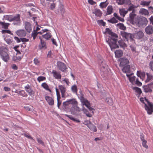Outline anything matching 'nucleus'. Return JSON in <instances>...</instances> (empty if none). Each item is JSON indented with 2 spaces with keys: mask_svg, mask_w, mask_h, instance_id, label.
Listing matches in <instances>:
<instances>
[{
  "mask_svg": "<svg viewBox=\"0 0 153 153\" xmlns=\"http://www.w3.org/2000/svg\"><path fill=\"white\" fill-rule=\"evenodd\" d=\"M130 66L129 65H127L123 67L122 69L123 71L125 73H128L130 72Z\"/></svg>",
  "mask_w": 153,
  "mask_h": 153,
  "instance_id": "26",
  "label": "nucleus"
},
{
  "mask_svg": "<svg viewBox=\"0 0 153 153\" xmlns=\"http://www.w3.org/2000/svg\"><path fill=\"white\" fill-rule=\"evenodd\" d=\"M56 90L57 97V100H60L61 98L60 93L57 88H56Z\"/></svg>",
  "mask_w": 153,
  "mask_h": 153,
  "instance_id": "52",
  "label": "nucleus"
},
{
  "mask_svg": "<svg viewBox=\"0 0 153 153\" xmlns=\"http://www.w3.org/2000/svg\"><path fill=\"white\" fill-rule=\"evenodd\" d=\"M129 61L128 59L124 58H121L120 59V66L121 67H124L129 65Z\"/></svg>",
  "mask_w": 153,
  "mask_h": 153,
  "instance_id": "14",
  "label": "nucleus"
},
{
  "mask_svg": "<svg viewBox=\"0 0 153 153\" xmlns=\"http://www.w3.org/2000/svg\"><path fill=\"white\" fill-rule=\"evenodd\" d=\"M123 4H130L131 3L130 0H124Z\"/></svg>",
  "mask_w": 153,
  "mask_h": 153,
  "instance_id": "60",
  "label": "nucleus"
},
{
  "mask_svg": "<svg viewBox=\"0 0 153 153\" xmlns=\"http://www.w3.org/2000/svg\"><path fill=\"white\" fill-rule=\"evenodd\" d=\"M71 89L73 93H77V86L76 85H74L72 86L71 88Z\"/></svg>",
  "mask_w": 153,
  "mask_h": 153,
  "instance_id": "43",
  "label": "nucleus"
},
{
  "mask_svg": "<svg viewBox=\"0 0 153 153\" xmlns=\"http://www.w3.org/2000/svg\"><path fill=\"white\" fill-rule=\"evenodd\" d=\"M106 101L107 103L110 105H112L113 104V100L111 98H106Z\"/></svg>",
  "mask_w": 153,
  "mask_h": 153,
  "instance_id": "42",
  "label": "nucleus"
},
{
  "mask_svg": "<svg viewBox=\"0 0 153 153\" xmlns=\"http://www.w3.org/2000/svg\"><path fill=\"white\" fill-rule=\"evenodd\" d=\"M50 41H51L52 42V43L53 45H54L56 46H58L56 42L55 39H54L53 38H52L51 39H50Z\"/></svg>",
  "mask_w": 153,
  "mask_h": 153,
  "instance_id": "53",
  "label": "nucleus"
},
{
  "mask_svg": "<svg viewBox=\"0 0 153 153\" xmlns=\"http://www.w3.org/2000/svg\"><path fill=\"white\" fill-rule=\"evenodd\" d=\"M25 28L27 31L30 33L32 30L31 25L28 22H25Z\"/></svg>",
  "mask_w": 153,
  "mask_h": 153,
  "instance_id": "22",
  "label": "nucleus"
},
{
  "mask_svg": "<svg viewBox=\"0 0 153 153\" xmlns=\"http://www.w3.org/2000/svg\"><path fill=\"white\" fill-rule=\"evenodd\" d=\"M133 89L135 91V92L137 93V94L140 95L142 93L141 89L137 87H134L133 88Z\"/></svg>",
  "mask_w": 153,
  "mask_h": 153,
  "instance_id": "32",
  "label": "nucleus"
},
{
  "mask_svg": "<svg viewBox=\"0 0 153 153\" xmlns=\"http://www.w3.org/2000/svg\"><path fill=\"white\" fill-rule=\"evenodd\" d=\"M37 141L38 142V143L39 144L42 145L43 146L44 145V143L42 141V140L41 139L38 138H37Z\"/></svg>",
  "mask_w": 153,
  "mask_h": 153,
  "instance_id": "57",
  "label": "nucleus"
},
{
  "mask_svg": "<svg viewBox=\"0 0 153 153\" xmlns=\"http://www.w3.org/2000/svg\"><path fill=\"white\" fill-rule=\"evenodd\" d=\"M137 22L138 26H144L147 24L148 20L145 17H142L138 19Z\"/></svg>",
  "mask_w": 153,
  "mask_h": 153,
  "instance_id": "5",
  "label": "nucleus"
},
{
  "mask_svg": "<svg viewBox=\"0 0 153 153\" xmlns=\"http://www.w3.org/2000/svg\"><path fill=\"white\" fill-rule=\"evenodd\" d=\"M88 127L92 131L96 132L97 131L96 127L90 122L88 125Z\"/></svg>",
  "mask_w": 153,
  "mask_h": 153,
  "instance_id": "21",
  "label": "nucleus"
},
{
  "mask_svg": "<svg viewBox=\"0 0 153 153\" xmlns=\"http://www.w3.org/2000/svg\"><path fill=\"white\" fill-rule=\"evenodd\" d=\"M117 25L119 27L120 29L124 30L126 29V27L124 26L123 24L119 23L117 24Z\"/></svg>",
  "mask_w": 153,
  "mask_h": 153,
  "instance_id": "48",
  "label": "nucleus"
},
{
  "mask_svg": "<svg viewBox=\"0 0 153 153\" xmlns=\"http://www.w3.org/2000/svg\"><path fill=\"white\" fill-rule=\"evenodd\" d=\"M145 30L146 32L148 34H151L153 32V27L151 25H149L147 27L145 28Z\"/></svg>",
  "mask_w": 153,
  "mask_h": 153,
  "instance_id": "18",
  "label": "nucleus"
},
{
  "mask_svg": "<svg viewBox=\"0 0 153 153\" xmlns=\"http://www.w3.org/2000/svg\"><path fill=\"white\" fill-rule=\"evenodd\" d=\"M119 12L120 15L124 17L125 15L128 13V10H126L125 9H120Z\"/></svg>",
  "mask_w": 153,
  "mask_h": 153,
  "instance_id": "27",
  "label": "nucleus"
},
{
  "mask_svg": "<svg viewBox=\"0 0 153 153\" xmlns=\"http://www.w3.org/2000/svg\"><path fill=\"white\" fill-rule=\"evenodd\" d=\"M144 33L140 30L137 32L134 35V36L135 38L139 39H142Z\"/></svg>",
  "mask_w": 153,
  "mask_h": 153,
  "instance_id": "11",
  "label": "nucleus"
},
{
  "mask_svg": "<svg viewBox=\"0 0 153 153\" xmlns=\"http://www.w3.org/2000/svg\"><path fill=\"white\" fill-rule=\"evenodd\" d=\"M39 39L41 41V44L39 45V48H45V43L44 42V41L42 40V37H39Z\"/></svg>",
  "mask_w": 153,
  "mask_h": 153,
  "instance_id": "39",
  "label": "nucleus"
},
{
  "mask_svg": "<svg viewBox=\"0 0 153 153\" xmlns=\"http://www.w3.org/2000/svg\"><path fill=\"white\" fill-rule=\"evenodd\" d=\"M150 1H141L140 4L143 6H148L149 5Z\"/></svg>",
  "mask_w": 153,
  "mask_h": 153,
  "instance_id": "41",
  "label": "nucleus"
},
{
  "mask_svg": "<svg viewBox=\"0 0 153 153\" xmlns=\"http://www.w3.org/2000/svg\"><path fill=\"white\" fill-rule=\"evenodd\" d=\"M80 101L83 105H85L88 108L90 111L94 110V109L91 107V105L89 101L83 97L82 96H80Z\"/></svg>",
  "mask_w": 153,
  "mask_h": 153,
  "instance_id": "4",
  "label": "nucleus"
},
{
  "mask_svg": "<svg viewBox=\"0 0 153 153\" xmlns=\"http://www.w3.org/2000/svg\"><path fill=\"white\" fill-rule=\"evenodd\" d=\"M25 89L26 91L27 92L29 95L32 96L34 94V92L31 88V86L27 84L25 87Z\"/></svg>",
  "mask_w": 153,
  "mask_h": 153,
  "instance_id": "13",
  "label": "nucleus"
},
{
  "mask_svg": "<svg viewBox=\"0 0 153 153\" xmlns=\"http://www.w3.org/2000/svg\"><path fill=\"white\" fill-rule=\"evenodd\" d=\"M17 34L20 36H26V33L24 30H19L16 31Z\"/></svg>",
  "mask_w": 153,
  "mask_h": 153,
  "instance_id": "17",
  "label": "nucleus"
},
{
  "mask_svg": "<svg viewBox=\"0 0 153 153\" xmlns=\"http://www.w3.org/2000/svg\"><path fill=\"white\" fill-rule=\"evenodd\" d=\"M56 7V4L55 3H53L51 4L50 6V7L51 10H53Z\"/></svg>",
  "mask_w": 153,
  "mask_h": 153,
  "instance_id": "59",
  "label": "nucleus"
},
{
  "mask_svg": "<svg viewBox=\"0 0 153 153\" xmlns=\"http://www.w3.org/2000/svg\"><path fill=\"white\" fill-rule=\"evenodd\" d=\"M65 115L67 117H68L69 119H71V120L75 121L76 120L72 116H71L70 115L68 114H65Z\"/></svg>",
  "mask_w": 153,
  "mask_h": 153,
  "instance_id": "62",
  "label": "nucleus"
},
{
  "mask_svg": "<svg viewBox=\"0 0 153 153\" xmlns=\"http://www.w3.org/2000/svg\"><path fill=\"white\" fill-rule=\"evenodd\" d=\"M121 34L122 36L126 39L127 41L128 40H130V41H132L133 40L132 34L130 33L125 31H121Z\"/></svg>",
  "mask_w": 153,
  "mask_h": 153,
  "instance_id": "8",
  "label": "nucleus"
},
{
  "mask_svg": "<svg viewBox=\"0 0 153 153\" xmlns=\"http://www.w3.org/2000/svg\"><path fill=\"white\" fill-rule=\"evenodd\" d=\"M13 22L14 25H19L21 23L20 16L19 14H17L15 16H12V22Z\"/></svg>",
  "mask_w": 153,
  "mask_h": 153,
  "instance_id": "6",
  "label": "nucleus"
},
{
  "mask_svg": "<svg viewBox=\"0 0 153 153\" xmlns=\"http://www.w3.org/2000/svg\"><path fill=\"white\" fill-rule=\"evenodd\" d=\"M133 73H131L130 74H126V76L129 79V81L133 84H134L135 82V81L137 78L135 76H132Z\"/></svg>",
  "mask_w": 153,
  "mask_h": 153,
  "instance_id": "15",
  "label": "nucleus"
},
{
  "mask_svg": "<svg viewBox=\"0 0 153 153\" xmlns=\"http://www.w3.org/2000/svg\"><path fill=\"white\" fill-rule=\"evenodd\" d=\"M108 4V3L107 2V0L104 2H101L100 4V7L101 8L106 7Z\"/></svg>",
  "mask_w": 153,
  "mask_h": 153,
  "instance_id": "40",
  "label": "nucleus"
},
{
  "mask_svg": "<svg viewBox=\"0 0 153 153\" xmlns=\"http://www.w3.org/2000/svg\"><path fill=\"white\" fill-rule=\"evenodd\" d=\"M146 75L147 76V78L146 80V81L147 82L149 81L150 80H151L152 78V76L151 74H149L148 73H146Z\"/></svg>",
  "mask_w": 153,
  "mask_h": 153,
  "instance_id": "46",
  "label": "nucleus"
},
{
  "mask_svg": "<svg viewBox=\"0 0 153 153\" xmlns=\"http://www.w3.org/2000/svg\"><path fill=\"white\" fill-rule=\"evenodd\" d=\"M47 30V29L42 30L40 32H37V31L34 30L32 33V36L33 37V39H34L37 34H42L44 33L45 31Z\"/></svg>",
  "mask_w": 153,
  "mask_h": 153,
  "instance_id": "16",
  "label": "nucleus"
},
{
  "mask_svg": "<svg viewBox=\"0 0 153 153\" xmlns=\"http://www.w3.org/2000/svg\"><path fill=\"white\" fill-rule=\"evenodd\" d=\"M140 138L142 141L145 140L144 139V135L143 133H141L140 134Z\"/></svg>",
  "mask_w": 153,
  "mask_h": 153,
  "instance_id": "63",
  "label": "nucleus"
},
{
  "mask_svg": "<svg viewBox=\"0 0 153 153\" xmlns=\"http://www.w3.org/2000/svg\"><path fill=\"white\" fill-rule=\"evenodd\" d=\"M12 15H6L4 16V19L10 22H12Z\"/></svg>",
  "mask_w": 153,
  "mask_h": 153,
  "instance_id": "34",
  "label": "nucleus"
},
{
  "mask_svg": "<svg viewBox=\"0 0 153 153\" xmlns=\"http://www.w3.org/2000/svg\"><path fill=\"white\" fill-rule=\"evenodd\" d=\"M0 25L2 26V28L5 29H7L8 28L9 23H5L0 21Z\"/></svg>",
  "mask_w": 153,
  "mask_h": 153,
  "instance_id": "31",
  "label": "nucleus"
},
{
  "mask_svg": "<svg viewBox=\"0 0 153 153\" xmlns=\"http://www.w3.org/2000/svg\"><path fill=\"white\" fill-rule=\"evenodd\" d=\"M47 31L48 30H47L45 31V32L44 33L42 34V36H41V37H42V40L43 41H44V40H48V33L47 32H46L45 33H44L45 32Z\"/></svg>",
  "mask_w": 153,
  "mask_h": 153,
  "instance_id": "36",
  "label": "nucleus"
},
{
  "mask_svg": "<svg viewBox=\"0 0 153 153\" xmlns=\"http://www.w3.org/2000/svg\"><path fill=\"white\" fill-rule=\"evenodd\" d=\"M124 0H116L117 3L118 4H123Z\"/></svg>",
  "mask_w": 153,
  "mask_h": 153,
  "instance_id": "61",
  "label": "nucleus"
},
{
  "mask_svg": "<svg viewBox=\"0 0 153 153\" xmlns=\"http://www.w3.org/2000/svg\"><path fill=\"white\" fill-rule=\"evenodd\" d=\"M106 32L111 36L109 38L107 42L109 44L112 51L115 49L119 48L118 45L117 44L118 36L116 33L112 32L109 28H106Z\"/></svg>",
  "mask_w": 153,
  "mask_h": 153,
  "instance_id": "1",
  "label": "nucleus"
},
{
  "mask_svg": "<svg viewBox=\"0 0 153 153\" xmlns=\"http://www.w3.org/2000/svg\"><path fill=\"white\" fill-rule=\"evenodd\" d=\"M68 100L69 102L70 105L71 104L72 105H74L76 104H78L77 102L75 99L73 98Z\"/></svg>",
  "mask_w": 153,
  "mask_h": 153,
  "instance_id": "30",
  "label": "nucleus"
},
{
  "mask_svg": "<svg viewBox=\"0 0 153 153\" xmlns=\"http://www.w3.org/2000/svg\"><path fill=\"white\" fill-rule=\"evenodd\" d=\"M139 13L140 14L144 16H147L149 14L148 10L143 8L140 9L139 11Z\"/></svg>",
  "mask_w": 153,
  "mask_h": 153,
  "instance_id": "19",
  "label": "nucleus"
},
{
  "mask_svg": "<svg viewBox=\"0 0 153 153\" xmlns=\"http://www.w3.org/2000/svg\"><path fill=\"white\" fill-rule=\"evenodd\" d=\"M142 141V146L146 148V149H148V146L146 144L147 141L146 140L143 141Z\"/></svg>",
  "mask_w": 153,
  "mask_h": 153,
  "instance_id": "54",
  "label": "nucleus"
},
{
  "mask_svg": "<svg viewBox=\"0 0 153 153\" xmlns=\"http://www.w3.org/2000/svg\"><path fill=\"white\" fill-rule=\"evenodd\" d=\"M99 24L102 25L103 26H105V23L103 22L102 20H99L98 21Z\"/></svg>",
  "mask_w": 153,
  "mask_h": 153,
  "instance_id": "56",
  "label": "nucleus"
},
{
  "mask_svg": "<svg viewBox=\"0 0 153 153\" xmlns=\"http://www.w3.org/2000/svg\"><path fill=\"white\" fill-rule=\"evenodd\" d=\"M53 76L56 79H60L61 78V75L60 73L56 71L55 70H53L52 72Z\"/></svg>",
  "mask_w": 153,
  "mask_h": 153,
  "instance_id": "20",
  "label": "nucleus"
},
{
  "mask_svg": "<svg viewBox=\"0 0 153 153\" xmlns=\"http://www.w3.org/2000/svg\"><path fill=\"white\" fill-rule=\"evenodd\" d=\"M58 69L62 71H64L67 69L66 65L61 62H58L57 63Z\"/></svg>",
  "mask_w": 153,
  "mask_h": 153,
  "instance_id": "10",
  "label": "nucleus"
},
{
  "mask_svg": "<svg viewBox=\"0 0 153 153\" xmlns=\"http://www.w3.org/2000/svg\"><path fill=\"white\" fill-rule=\"evenodd\" d=\"M108 21L111 23H115L118 22V21L114 17H113L112 18L108 20Z\"/></svg>",
  "mask_w": 153,
  "mask_h": 153,
  "instance_id": "45",
  "label": "nucleus"
},
{
  "mask_svg": "<svg viewBox=\"0 0 153 153\" xmlns=\"http://www.w3.org/2000/svg\"><path fill=\"white\" fill-rule=\"evenodd\" d=\"M59 88L61 92V93L63 92H65L66 91V88L62 85H59Z\"/></svg>",
  "mask_w": 153,
  "mask_h": 153,
  "instance_id": "38",
  "label": "nucleus"
},
{
  "mask_svg": "<svg viewBox=\"0 0 153 153\" xmlns=\"http://www.w3.org/2000/svg\"><path fill=\"white\" fill-rule=\"evenodd\" d=\"M114 53L116 58H120L122 56L123 54V51L120 50H116Z\"/></svg>",
  "mask_w": 153,
  "mask_h": 153,
  "instance_id": "23",
  "label": "nucleus"
},
{
  "mask_svg": "<svg viewBox=\"0 0 153 153\" xmlns=\"http://www.w3.org/2000/svg\"><path fill=\"white\" fill-rule=\"evenodd\" d=\"M150 68L151 70L153 71V61L151 62L149 64Z\"/></svg>",
  "mask_w": 153,
  "mask_h": 153,
  "instance_id": "64",
  "label": "nucleus"
},
{
  "mask_svg": "<svg viewBox=\"0 0 153 153\" xmlns=\"http://www.w3.org/2000/svg\"><path fill=\"white\" fill-rule=\"evenodd\" d=\"M78 104H76L74 105H72V107L70 109V111L71 114L75 115L76 112H80L81 111V108L78 106Z\"/></svg>",
  "mask_w": 153,
  "mask_h": 153,
  "instance_id": "7",
  "label": "nucleus"
},
{
  "mask_svg": "<svg viewBox=\"0 0 153 153\" xmlns=\"http://www.w3.org/2000/svg\"><path fill=\"white\" fill-rule=\"evenodd\" d=\"M144 91L145 92H151L153 89V83L148 84L147 85L143 86Z\"/></svg>",
  "mask_w": 153,
  "mask_h": 153,
  "instance_id": "9",
  "label": "nucleus"
},
{
  "mask_svg": "<svg viewBox=\"0 0 153 153\" xmlns=\"http://www.w3.org/2000/svg\"><path fill=\"white\" fill-rule=\"evenodd\" d=\"M136 7L135 6L132 4L129 7L127 10H128V11H132L131 12H135L134 8Z\"/></svg>",
  "mask_w": 153,
  "mask_h": 153,
  "instance_id": "37",
  "label": "nucleus"
},
{
  "mask_svg": "<svg viewBox=\"0 0 153 153\" xmlns=\"http://www.w3.org/2000/svg\"><path fill=\"white\" fill-rule=\"evenodd\" d=\"M6 49L0 47V55L2 60L7 62L9 59L10 57L6 52Z\"/></svg>",
  "mask_w": 153,
  "mask_h": 153,
  "instance_id": "3",
  "label": "nucleus"
},
{
  "mask_svg": "<svg viewBox=\"0 0 153 153\" xmlns=\"http://www.w3.org/2000/svg\"><path fill=\"white\" fill-rule=\"evenodd\" d=\"M140 101L145 104V108L149 114H151L153 112V104L149 102L146 97L144 98L141 97L140 99Z\"/></svg>",
  "mask_w": 153,
  "mask_h": 153,
  "instance_id": "2",
  "label": "nucleus"
},
{
  "mask_svg": "<svg viewBox=\"0 0 153 153\" xmlns=\"http://www.w3.org/2000/svg\"><path fill=\"white\" fill-rule=\"evenodd\" d=\"M93 13L95 14L96 16L100 17L102 16L101 11L99 9H95L93 12Z\"/></svg>",
  "mask_w": 153,
  "mask_h": 153,
  "instance_id": "25",
  "label": "nucleus"
},
{
  "mask_svg": "<svg viewBox=\"0 0 153 153\" xmlns=\"http://www.w3.org/2000/svg\"><path fill=\"white\" fill-rule=\"evenodd\" d=\"M15 92L21 96H23V97H27V94L25 93V92L24 90H21L20 91H17L16 90Z\"/></svg>",
  "mask_w": 153,
  "mask_h": 153,
  "instance_id": "24",
  "label": "nucleus"
},
{
  "mask_svg": "<svg viewBox=\"0 0 153 153\" xmlns=\"http://www.w3.org/2000/svg\"><path fill=\"white\" fill-rule=\"evenodd\" d=\"M48 104L50 105H53L54 104V100L52 98L48 97Z\"/></svg>",
  "mask_w": 153,
  "mask_h": 153,
  "instance_id": "49",
  "label": "nucleus"
},
{
  "mask_svg": "<svg viewBox=\"0 0 153 153\" xmlns=\"http://www.w3.org/2000/svg\"><path fill=\"white\" fill-rule=\"evenodd\" d=\"M59 9L61 12V13L62 15H63L65 13V12L64 5L62 4L60 5Z\"/></svg>",
  "mask_w": 153,
  "mask_h": 153,
  "instance_id": "44",
  "label": "nucleus"
},
{
  "mask_svg": "<svg viewBox=\"0 0 153 153\" xmlns=\"http://www.w3.org/2000/svg\"><path fill=\"white\" fill-rule=\"evenodd\" d=\"M118 43L120 47L124 48L127 46V45L122 40H119Z\"/></svg>",
  "mask_w": 153,
  "mask_h": 153,
  "instance_id": "33",
  "label": "nucleus"
},
{
  "mask_svg": "<svg viewBox=\"0 0 153 153\" xmlns=\"http://www.w3.org/2000/svg\"><path fill=\"white\" fill-rule=\"evenodd\" d=\"M136 15L135 12H131L129 14V18L128 20L131 23L133 24L135 22V19L136 17Z\"/></svg>",
  "mask_w": 153,
  "mask_h": 153,
  "instance_id": "12",
  "label": "nucleus"
},
{
  "mask_svg": "<svg viewBox=\"0 0 153 153\" xmlns=\"http://www.w3.org/2000/svg\"><path fill=\"white\" fill-rule=\"evenodd\" d=\"M70 105V104L68 100L63 102L62 107L63 109L65 111L66 110L67 107Z\"/></svg>",
  "mask_w": 153,
  "mask_h": 153,
  "instance_id": "28",
  "label": "nucleus"
},
{
  "mask_svg": "<svg viewBox=\"0 0 153 153\" xmlns=\"http://www.w3.org/2000/svg\"><path fill=\"white\" fill-rule=\"evenodd\" d=\"M82 111L84 114H85L87 116L89 117H91L92 116V115L84 107H83L82 108Z\"/></svg>",
  "mask_w": 153,
  "mask_h": 153,
  "instance_id": "29",
  "label": "nucleus"
},
{
  "mask_svg": "<svg viewBox=\"0 0 153 153\" xmlns=\"http://www.w3.org/2000/svg\"><path fill=\"white\" fill-rule=\"evenodd\" d=\"M24 135L25 136L27 137V138L29 139H30L33 140V141H34L35 140H34V139H33V138L31 137V136L29 134H24Z\"/></svg>",
  "mask_w": 153,
  "mask_h": 153,
  "instance_id": "58",
  "label": "nucleus"
},
{
  "mask_svg": "<svg viewBox=\"0 0 153 153\" xmlns=\"http://www.w3.org/2000/svg\"><path fill=\"white\" fill-rule=\"evenodd\" d=\"M46 78L45 77L43 76H39L37 78V80L39 82L44 81L45 80Z\"/></svg>",
  "mask_w": 153,
  "mask_h": 153,
  "instance_id": "50",
  "label": "nucleus"
},
{
  "mask_svg": "<svg viewBox=\"0 0 153 153\" xmlns=\"http://www.w3.org/2000/svg\"><path fill=\"white\" fill-rule=\"evenodd\" d=\"M114 16L117 19L121 21H123L124 19L123 18L120 17L116 13H114Z\"/></svg>",
  "mask_w": 153,
  "mask_h": 153,
  "instance_id": "47",
  "label": "nucleus"
},
{
  "mask_svg": "<svg viewBox=\"0 0 153 153\" xmlns=\"http://www.w3.org/2000/svg\"><path fill=\"white\" fill-rule=\"evenodd\" d=\"M107 14L108 15H110L111 14L113 11V8L111 6H108L107 8Z\"/></svg>",
  "mask_w": 153,
  "mask_h": 153,
  "instance_id": "35",
  "label": "nucleus"
},
{
  "mask_svg": "<svg viewBox=\"0 0 153 153\" xmlns=\"http://www.w3.org/2000/svg\"><path fill=\"white\" fill-rule=\"evenodd\" d=\"M41 86L45 90H48V85L46 83H42L41 85Z\"/></svg>",
  "mask_w": 153,
  "mask_h": 153,
  "instance_id": "51",
  "label": "nucleus"
},
{
  "mask_svg": "<svg viewBox=\"0 0 153 153\" xmlns=\"http://www.w3.org/2000/svg\"><path fill=\"white\" fill-rule=\"evenodd\" d=\"M134 83L137 85L139 86H141L142 85L141 82L139 81V79L138 78L136 79Z\"/></svg>",
  "mask_w": 153,
  "mask_h": 153,
  "instance_id": "55",
  "label": "nucleus"
}]
</instances>
